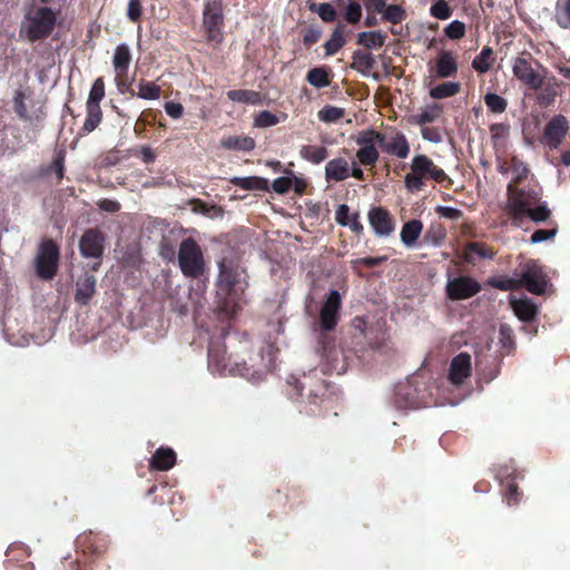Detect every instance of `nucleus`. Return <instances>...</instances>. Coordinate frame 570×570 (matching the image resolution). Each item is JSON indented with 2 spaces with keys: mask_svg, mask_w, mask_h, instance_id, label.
I'll use <instances>...</instances> for the list:
<instances>
[{
  "mask_svg": "<svg viewBox=\"0 0 570 570\" xmlns=\"http://www.w3.org/2000/svg\"><path fill=\"white\" fill-rule=\"evenodd\" d=\"M218 268L219 273L216 285L218 293L224 295L218 302V311L220 315L233 318L240 309V298L237 292H244L245 287H247V283L244 281L245 271L237 262L230 258H223L218 263Z\"/></svg>",
  "mask_w": 570,
  "mask_h": 570,
  "instance_id": "nucleus-1",
  "label": "nucleus"
},
{
  "mask_svg": "<svg viewBox=\"0 0 570 570\" xmlns=\"http://www.w3.org/2000/svg\"><path fill=\"white\" fill-rule=\"evenodd\" d=\"M539 198L538 193L534 190L517 188L509 184L504 212L514 227H523L527 219H531L534 223H543L550 218L551 210L546 203L533 207L539 202Z\"/></svg>",
  "mask_w": 570,
  "mask_h": 570,
  "instance_id": "nucleus-2",
  "label": "nucleus"
},
{
  "mask_svg": "<svg viewBox=\"0 0 570 570\" xmlns=\"http://www.w3.org/2000/svg\"><path fill=\"white\" fill-rule=\"evenodd\" d=\"M57 12L50 7L31 0L24 8L19 36L29 42L48 38L56 28Z\"/></svg>",
  "mask_w": 570,
  "mask_h": 570,
  "instance_id": "nucleus-3",
  "label": "nucleus"
},
{
  "mask_svg": "<svg viewBox=\"0 0 570 570\" xmlns=\"http://www.w3.org/2000/svg\"><path fill=\"white\" fill-rule=\"evenodd\" d=\"M208 367L214 374L238 375L252 383H258L265 380L267 370H255L246 363L229 364L226 357V347L219 342L210 341L208 345Z\"/></svg>",
  "mask_w": 570,
  "mask_h": 570,
  "instance_id": "nucleus-4",
  "label": "nucleus"
},
{
  "mask_svg": "<svg viewBox=\"0 0 570 570\" xmlns=\"http://www.w3.org/2000/svg\"><path fill=\"white\" fill-rule=\"evenodd\" d=\"M428 179L439 184L451 181L445 171L438 167L426 155L414 156L411 163V171L404 177L405 188L411 193L421 191Z\"/></svg>",
  "mask_w": 570,
  "mask_h": 570,
  "instance_id": "nucleus-5",
  "label": "nucleus"
},
{
  "mask_svg": "<svg viewBox=\"0 0 570 570\" xmlns=\"http://www.w3.org/2000/svg\"><path fill=\"white\" fill-rule=\"evenodd\" d=\"M177 261L184 276L199 278L206 272V263L199 244L187 237L181 240L178 248Z\"/></svg>",
  "mask_w": 570,
  "mask_h": 570,
  "instance_id": "nucleus-6",
  "label": "nucleus"
},
{
  "mask_svg": "<svg viewBox=\"0 0 570 570\" xmlns=\"http://www.w3.org/2000/svg\"><path fill=\"white\" fill-rule=\"evenodd\" d=\"M203 29L209 42L222 43L224 40V2L223 0H204Z\"/></svg>",
  "mask_w": 570,
  "mask_h": 570,
  "instance_id": "nucleus-7",
  "label": "nucleus"
},
{
  "mask_svg": "<svg viewBox=\"0 0 570 570\" xmlns=\"http://www.w3.org/2000/svg\"><path fill=\"white\" fill-rule=\"evenodd\" d=\"M59 258L60 248L56 242L51 238L42 239L35 257L37 276L43 281L52 279L58 272Z\"/></svg>",
  "mask_w": 570,
  "mask_h": 570,
  "instance_id": "nucleus-8",
  "label": "nucleus"
},
{
  "mask_svg": "<svg viewBox=\"0 0 570 570\" xmlns=\"http://www.w3.org/2000/svg\"><path fill=\"white\" fill-rule=\"evenodd\" d=\"M13 110L24 124L32 126H42L46 118L42 104L27 96L22 90H17L14 94Z\"/></svg>",
  "mask_w": 570,
  "mask_h": 570,
  "instance_id": "nucleus-9",
  "label": "nucleus"
},
{
  "mask_svg": "<svg viewBox=\"0 0 570 570\" xmlns=\"http://www.w3.org/2000/svg\"><path fill=\"white\" fill-rule=\"evenodd\" d=\"M519 288L524 287L534 295L544 294L548 286V276L537 261L530 259L523 264L518 277Z\"/></svg>",
  "mask_w": 570,
  "mask_h": 570,
  "instance_id": "nucleus-10",
  "label": "nucleus"
},
{
  "mask_svg": "<svg viewBox=\"0 0 570 570\" xmlns=\"http://www.w3.org/2000/svg\"><path fill=\"white\" fill-rule=\"evenodd\" d=\"M383 141V132L375 129H366L358 132L356 144L360 148L356 151V157L363 166H374L380 157L376 145Z\"/></svg>",
  "mask_w": 570,
  "mask_h": 570,
  "instance_id": "nucleus-11",
  "label": "nucleus"
},
{
  "mask_svg": "<svg viewBox=\"0 0 570 570\" xmlns=\"http://www.w3.org/2000/svg\"><path fill=\"white\" fill-rule=\"evenodd\" d=\"M341 308V294L336 289L330 291L320 311V325L324 332H331L337 326Z\"/></svg>",
  "mask_w": 570,
  "mask_h": 570,
  "instance_id": "nucleus-12",
  "label": "nucleus"
},
{
  "mask_svg": "<svg viewBox=\"0 0 570 570\" xmlns=\"http://www.w3.org/2000/svg\"><path fill=\"white\" fill-rule=\"evenodd\" d=\"M513 76L529 89L539 90L544 82V75L534 70L531 60L525 57H517L512 65Z\"/></svg>",
  "mask_w": 570,
  "mask_h": 570,
  "instance_id": "nucleus-13",
  "label": "nucleus"
},
{
  "mask_svg": "<svg viewBox=\"0 0 570 570\" xmlns=\"http://www.w3.org/2000/svg\"><path fill=\"white\" fill-rule=\"evenodd\" d=\"M42 129V126H32L24 124L23 126L10 125L7 130L12 137L9 140L7 148L12 153L23 150L28 145L37 141V138Z\"/></svg>",
  "mask_w": 570,
  "mask_h": 570,
  "instance_id": "nucleus-14",
  "label": "nucleus"
},
{
  "mask_svg": "<svg viewBox=\"0 0 570 570\" xmlns=\"http://www.w3.org/2000/svg\"><path fill=\"white\" fill-rule=\"evenodd\" d=\"M480 291V283L470 276L454 277L446 285V295L452 301L468 299Z\"/></svg>",
  "mask_w": 570,
  "mask_h": 570,
  "instance_id": "nucleus-15",
  "label": "nucleus"
},
{
  "mask_svg": "<svg viewBox=\"0 0 570 570\" xmlns=\"http://www.w3.org/2000/svg\"><path fill=\"white\" fill-rule=\"evenodd\" d=\"M105 248V235L99 228L87 229L79 240V250L85 258L101 259Z\"/></svg>",
  "mask_w": 570,
  "mask_h": 570,
  "instance_id": "nucleus-16",
  "label": "nucleus"
},
{
  "mask_svg": "<svg viewBox=\"0 0 570 570\" xmlns=\"http://www.w3.org/2000/svg\"><path fill=\"white\" fill-rule=\"evenodd\" d=\"M368 224L377 237H390L395 230V220L391 213L382 207L374 206L367 213Z\"/></svg>",
  "mask_w": 570,
  "mask_h": 570,
  "instance_id": "nucleus-17",
  "label": "nucleus"
},
{
  "mask_svg": "<svg viewBox=\"0 0 570 570\" xmlns=\"http://www.w3.org/2000/svg\"><path fill=\"white\" fill-rule=\"evenodd\" d=\"M569 131V122L563 115H557L546 125L543 140L550 149H557Z\"/></svg>",
  "mask_w": 570,
  "mask_h": 570,
  "instance_id": "nucleus-18",
  "label": "nucleus"
},
{
  "mask_svg": "<svg viewBox=\"0 0 570 570\" xmlns=\"http://www.w3.org/2000/svg\"><path fill=\"white\" fill-rule=\"evenodd\" d=\"M471 355L466 352H461L450 362L448 380L453 385L460 386L469 376H471Z\"/></svg>",
  "mask_w": 570,
  "mask_h": 570,
  "instance_id": "nucleus-19",
  "label": "nucleus"
},
{
  "mask_svg": "<svg viewBox=\"0 0 570 570\" xmlns=\"http://www.w3.org/2000/svg\"><path fill=\"white\" fill-rule=\"evenodd\" d=\"M380 148L383 153L395 156L400 159H405L410 151V144L402 132H396L390 139L386 138V135L383 134V141L380 145Z\"/></svg>",
  "mask_w": 570,
  "mask_h": 570,
  "instance_id": "nucleus-20",
  "label": "nucleus"
},
{
  "mask_svg": "<svg viewBox=\"0 0 570 570\" xmlns=\"http://www.w3.org/2000/svg\"><path fill=\"white\" fill-rule=\"evenodd\" d=\"M65 159H66V150H63V149L56 150L52 161L48 165H41L38 168L37 176L39 178H47L51 175H55V178H56L55 184L60 185L65 177V171H66Z\"/></svg>",
  "mask_w": 570,
  "mask_h": 570,
  "instance_id": "nucleus-21",
  "label": "nucleus"
},
{
  "mask_svg": "<svg viewBox=\"0 0 570 570\" xmlns=\"http://www.w3.org/2000/svg\"><path fill=\"white\" fill-rule=\"evenodd\" d=\"M97 279L94 275L85 273L76 282L75 301L80 305H88L96 294Z\"/></svg>",
  "mask_w": 570,
  "mask_h": 570,
  "instance_id": "nucleus-22",
  "label": "nucleus"
},
{
  "mask_svg": "<svg viewBox=\"0 0 570 570\" xmlns=\"http://www.w3.org/2000/svg\"><path fill=\"white\" fill-rule=\"evenodd\" d=\"M351 165L343 157L331 159L325 166V179L327 183L343 181L350 177Z\"/></svg>",
  "mask_w": 570,
  "mask_h": 570,
  "instance_id": "nucleus-23",
  "label": "nucleus"
},
{
  "mask_svg": "<svg viewBox=\"0 0 570 570\" xmlns=\"http://www.w3.org/2000/svg\"><path fill=\"white\" fill-rule=\"evenodd\" d=\"M458 60L452 51L443 50L439 53L435 63V73L438 77H454L458 73Z\"/></svg>",
  "mask_w": 570,
  "mask_h": 570,
  "instance_id": "nucleus-24",
  "label": "nucleus"
},
{
  "mask_svg": "<svg viewBox=\"0 0 570 570\" xmlns=\"http://www.w3.org/2000/svg\"><path fill=\"white\" fill-rule=\"evenodd\" d=\"M176 463V453L170 448H159L149 461V466L158 471H167Z\"/></svg>",
  "mask_w": 570,
  "mask_h": 570,
  "instance_id": "nucleus-25",
  "label": "nucleus"
},
{
  "mask_svg": "<svg viewBox=\"0 0 570 570\" xmlns=\"http://www.w3.org/2000/svg\"><path fill=\"white\" fill-rule=\"evenodd\" d=\"M230 184L237 186L244 190H269V183L266 178L258 176L249 177H233L229 179Z\"/></svg>",
  "mask_w": 570,
  "mask_h": 570,
  "instance_id": "nucleus-26",
  "label": "nucleus"
},
{
  "mask_svg": "<svg viewBox=\"0 0 570 570\" xmlns=\"http://www.w3.org/2000/svg\"><path fill=\"white\" fill-rule=\"evenodd\" d=\"M375 66V58L372 53L362 50L353 52L351 68L362 73L370 76L371 70Z\"/></svg>",
  "mask_w": 570,
  "mask_h": 570,
  "instance_id": "nucleus-27",
  "label": "nucleus"
},
{
  "mask_svg": "<svg viewBox=\"0 0 570 570\" xmlns=\"http://www.w3.org/2000/svg\"><path fill=\"white\" fill-rule=\"evenodd\" d=\"M333 76L332 69L327 66L312 68L307 71L306 80L315 88H325L330 86Z\"/></svg>",
  "mask_w": 570,
  "mask_h": 570,
  "instance_id": "nucleus-28",
  "label": "nucleus"
},
{
  "mask_svg": "<svg viewBox=\"0 0 570 570\" xmlns=\"http://www.w3.org/2000/svg\"><path fill=\"white\" fill-rule=\"evenodd\" d=\"M423 230V223L419 219H411L403 224L401 229V240L406 247L413 246Z\"/></svg>",
  "mask_w": 570,
  "mask_h": 570,
  "instance_id": "nucleus-29",
  "label": "nucleus"
},
{
  "mask_svg": "<svg viewBox=\"0 0 570 570\" xmlns=\"http://www.w3.org/2000/svg\"><path fill=\"white\" fill-rule=\"evenodd\" d=\"M515 315L523 322H530L538 314L537 305L530 298H521L511 301Z\"/></svg>",
  "mask_w": 570,
  "mask_h": 570,
  "instance_id": "nucleus-30",
  "label": "nucleus"
},
{
  "mask_svg": "<svg viewBox=\"0 0 570 570\" xmlns=\"http://www.w3.org/2000/svg\"><path fill=\"white\" fill-rule=\"evenodd\" d=\"M102 120L101 107L86 105V119L78 135L86 136L98 128Z\"/></svg>",
  "mask_w": 570,
  "mask_h": 570,
  "instance_id": "nucleus-31",
  "label": "nucleus"
},
{
  "mask_svg": "<svg viewBox=\"0 0 570 570\" xmlns=\"http://www.w3.org/2000/svg\"><path fill=\"white\" fill-rule=\"evenodd\" d=\"M299 156L306 161L318 165L328 157V150L324 146L304 145L299 149Z\"/></svg>",
  "mask_w": 570,
  "mask_h": 570,
  "instance_id": "nucleus-32",
  "label": "nucleus"
},
{
  "mask_svg": "<svg viewBox=\"0 0 570 570\" xmlns=\"http://www.w3.org/2000/svg\"><path fill=\"white\" fill-rule=\"evenodd\" d=\"M222 146L229 150L250 151L255 148V140L249 136H229L222 140Z\"/></svg>",
  "mask_w": 570,
  "mask_h": 570,
  "instance_id": "nucleus-33",
  "label": "nucleus"
},
{
  "mask_svg": "<svg viewBox=\"0 0 570 570\" xmlns=\"http://www.w3.org/2000/svg\"><path fill=\"white\" fill-rule=\"evenodd\" d=\"M130 62L131 53L129 47L126 43L118 45L115 49L112 57V65L115 71H128Z\"/></svg>",
  "mask_w": 570,
  "mask_h": 570,
  "instance_id": "nucleus-34",
  "label": "nucleus"
},
{
  "mask_svg": "<svg viewBox=\"0 0 570 570\" xmlns=\"http://www.w3.org/2000/svg\"><path fill=\"white\" fill-rule=\"evenodd\" d=\"M464 259L466 262H471L470 254H476L481 258H488L493 259L497 255V252L493 249V247L488 246L485 243L481 242H470L465 245L464 248Z\"/></svg>",
  "mask_w": 570,
  "mask_h": 570,
  "instance_id": "nucleus-35",
  "label": "nucleus"
},
{
  "mask_svg": "<svg viewBox=\"0 0 570 570\" xmlns=\"http://www.w3.org/2000/svg\"><path fill=\"white\" fill-rule=\"evenodd\" d=\"M443 114V106L440 104L429 105L419 115L413 116V122L420 126L438 120Z\"/></svg>",
  "mask_w": 570,
  "mask_h": 570,
  "instance_id": "nucleus-36",
  "label": "nucleus"
},
{
  "mask_svg": "<svg viewBox=\"0 0 570 570\" xmlns=\"http://www.w3.org/2000/svg\"><path fill=\"white\" fill-rule=\"evenodd\" d=\"M227 97L232 101L247 105H259L262 101L261 94L258 91L247 89L229 90L227 91Z\"/></svg>",
  "mask_w": 570,
  "mask_h": 570,
  "instance_id": "nucleus-37",
  "label": "nucleus"
},
{
  "mask_svg": "<svg viewBox=\"0 0 570 570\" xmlns=\"http://www.w3.org/2000/svg\"><path fill=\"white\" fill-rule=\"evenodd\" d=\"M385 35L382 31H363L357 36V43L367 49L381 48L385 42Z\"/></svg>",
  "mask_w": 570,
  "mask_h": 570,
  "instance_id": "nucleus-38",
  "label": "nucleus"
},
{
  "mask_svg": "<svg viewBox=\"0 0 570 570\" xmlns=\"http://www.w3.org/2000/svg\"><path fill=\"white\" fill-rule=\"evenodd\" d=\"M493 50L491 47H483L481 52L472 60V67L479 73L488 72L493 63Z\"/></svg>",
  "mask_w": 570,
  "mask_h": 570,
  "instance_id": "nucleus-39",
  "label": "nucleus"
},
{
  "mask_svg": "<svg viewBox=\"0 0 570 570\" xmlns=\"http://www.w3.org/2000/svg\"><path fill=\"white\" fill-rule=\"evenodd\" d=\"M346 40L344 37V26L338 24L331 38L324 43V50L326 56H333L335 55L343 46L345 45Z\"/></svg>",
  "mask_w": 570,
  "mask_h": 570,
  "instance_id": "nucleus-40",
  "label": "nucleus"
},
{
  "mask_svg": "<svg viewBox=\"0 0 570 570\" xmlns=\"http://www.w3.org/2000/svg\"><path fill=\"white\" fill-rule=\"evenodd\" d=\"M461 90L459 82H442L430 89V97L433 99H444L458 95Z\"/></svg>",
  "mask_w": 570,
  "mask_h": 570,
  "instance_id": "nucleus-41",
  "label": "nucleus"
},
{
  "mask_svg": "<svg viewBox=\"0 0 570 570\" xmlns=\"http://www.w3.org/2000/svg\"><path fill=\"white\" fill-rule=\"evenodd\" d=\"M138 92L136 94L139 98L147 100H156L160 97L161 88L159 85L153 81L140 80L138 85Z\"/></svg>",
  "mask_w": 570,
  "mask_h": 570,
  "instance_id": "nucleus-42",
  "label": "nucleus"
},
{
  "mask_svg": "<svg viewBox=\"0 0 570 570\" xmlns=\"http://www.w3.org/2000/svg\"><path fill=\"white\" fill-rule=\"evenodd\" d=\"M499 343L507 354H510L515 350L513 331L507 324H502L499 328Z\"/></svg>",
  "mask_w": 570,
  "mask_h": 570,
  "instance_id": "nucleus-43",
  "label": "nucleus"
},
{
  "mask_svg": "<svg viewBox=\"0 0 570 570\" xmlns=\"http://www.w3.org/2000/svg\"><path fill=\"white\" fill-rule=\"evenodd\" d=\"M406 18L405 10L399 4H385L382 20L393 24L401 23Z\"/></svg>",
  "mask_w": 570,
  "mask_h": 570,
  "instance_id": "nucleus-44",
  "label": "nucleus"
},
{
  "mask_svg": "<svg viewBox=\"0 0 570 570\" xmlns=\"http://www.w3.org/2000/svg\"><path fill=\"white\" fill-rule=\"evenodd\" d=\"M484 104L487 108L493 114H502L507 110L508 107L507 99L494 92L485 94Z\"/></svg>",
  "mask_w": 570,
  "mask_h": 570,
  "instance_id": "nucleus-45",
  "label": "nucleus"
},
{
  "mask_svg": "<svg viewBox=\"0 0 570 570\" xmlns=\"http://www.w3.org/2000/svg\"><path fill=\"white\" fill-rule=\"evenodd\" d=\"M105 97V81L102 77L97 78L90 89L86 105L100 107V101Z\"/></svg>",
  "mask_w": 570,
  "mask_h": 570,
  "instance_id": "nucleus-46",
  "label": "nucleus"
},
{
  "mask_svg": "<svg viewBox=\"0 0 570 570\" xmlns=\"http://www.w3.org/2000/svg\"><path fill=\"white\" fill-rule=\"evenodd\" d=\"M430 14L433 18L440 20L450 19L453 14V9L450 7L449 2L445 0H436L432 3L430 8Z\"/></svg>",
  "mask_w": 570,
  "mask_h": 570,
  "instance_id": "nucleus-47",
  "label": "nucleus"
},
{
  "mask_svg": "<svg viewBox=\"0 0 570 570\" xmlns=\"http://www.w3.org/2000/svg\"><path fill=\"white\" fill-rule=\"evenodd\" d=\"M488 284L500 291H515L519 289L518 277H492L488 281Z\"/></svg>",
  "mask_w": 570,
  "mask_h": 570,
  "instance_id": "nucleus-48",
  "label": "nucleus"
},
{
  "mask_svg": "<svg viewBox=\"0 0 570 570\" xmlns=\"http://www.w3.org/2000/svg\"><path fill=\"white\" fill-rule=\"evenodd\" d=\"M446 232L442 225L431 226L424 234L423 242L433 246H438L445 238Z\"/></svg>",
  "mask_w": 570,
  "mask_h": 570,
  "instance_id": "nucleus-49",
  "label": "nucleus"
},
{
  "mask_svg": "<svg viewBox=\"0 0 570 570\" xmlns=\"http://www.w3.org/2000/svg\"><path fill=\"white\" fill-rule=\"evenodd\" d=\"M344 116V110L335 106H325L318 111V119L324 122H336Z\"/></svg>",
  "mask_w": 570,
  "mask_h": 570,
  "instance_id": "nucleus-50",
  "label": "nucleus"
},
{
  "mask_svg": "<svg viewBox=\"0 0 570 570\" xmlns=\"http://www.w3.org/2000/svg\"><path fill=\"white\" fill-rule=\"evenodd\" d=\"M115 83L121 94H129L134 97L136 94L132 90V79L129 78L128 71H115Z\"/></svg>",
  "mask_w": 570,
  "mask_h": 570,
  "instance_id": "nucleus-51",
  "label": "nucleus"
},
{
  "mask_svg": "<svg viewBox=\"0 0 570 570\" xmlns=\"http://www.w3.org/2000/svg\"><path fill=\"white\" fill-rule=\"evenodd\" d=\"M466 28L464 22L453 20L444 28V35L451 40H460L465 36Z\"/></svg>",
  "mask_w": 570,
  "mask_h": 570,
  "instance_id": "nucleus-52",
  "label": "nucleus"
},
{
  "mask_svg": "<svg viewBox=\"0 0 570 570\" xmlns=\"http://www.w3.org/2000/svg\"><path fill=\"white\" fill-rule=\"evenodd\" d=\"M278 122V117L268 110H263L258 112L255 117V126L261 128L272 127L277 125Z\"/></svg>",
  "mask_w": 570,
  "mask_h": 570,
  "instance_id": "nucleus-53",
  "label": "nucleus"
},
{
  "mask_svg": "<svg viewBox=\"0 0 570 570\" xmlns=\"http://www.w3.org/2000/svg\"><path fill=\"white\" fill-rule=\"evenodd\" d=\"M345 20L351 24H356L362 18V7L358 2H350L346 7Z\"/></svg>",
  "mask_w": 570,
  "mask_h": 570,
  "instance_id": "nucleus-54",
  "label": "nucleus"
},
{
  "mask_svg": "<svg viewBox=\"0 0 570 570\" xmlns=\"http://www.w3.org/2000/svg\"><path fill=\"white\" fill-rule=\"evenodd\" d=\"M386 256H377V257H362L351 262L352 267L356 269L358 266H364L366 268H373L386 262Z\"/></svg>",
  "mask_w": 570,
  "mask_h": 570,
  "instance_id": "nucleus-55",
  "label": "nucleus"
},
{
  "mask_svg": "<svg viewBox=\"0 0 570 570\" xmlns=\"http://www.w3.org/2000/svg\"><path fill=\"white\" fill-rule=\"evenodd\" d=\"M558 24L563 29H570V0H564L557 14Z\"/></svg>",
  "mask_w": 570,
  "mask_h": 570,
  "instance_id": "nucleus-56",
  "label": "nucleus"
},
{
  "mask_svg": "<svg viewBox=\"0 0 570 570\" xmlns=\"http://www.w3.org/2000/svg\"><path fill=\"white\" fill-rule=\"evenodd\" d=\"M317 13L324 22H334L337 17L336 10L328 2L320 3L317 7Z\"/></svg>",
  "mask_w": 570,
  "mask_h": 570,
  "instance_id": "nucleus-57",
  "label": "nucleus"
},
{
  "mask_svg": "<svg viewBox=\"0 0 570 570\" xmlns=\"http://www.w3.org/2000/svg\"><path fill=\"white\" fill-rule=\"evenodd\" d=\"M558 233V228L553 227L551 229H537L530 237L531 244L541 243L544 240H550L554 238Z\"/></svg>",
  "mask_w": 570,
  "mask_h": 570,
  "instance_id": "nucleus-58",
  "label": "nucleus"
},
{
  "mask_svg": "<svg viewBox=\"0 0 570 570\" xmlns=\"http://www.w3.org/2000/svg\"><path fill=\"white\" fill-rule=\"evenodd\" d=\"M512 168L517 173V176L511 185L515 187L514 185L520 184L524 178H527L529 169L525 164H523L521 160H518L517 158L512 159Z\"/></svg>",
  "mask_w": 570,
  "mask_h": 570,
  "instance_id": "nucleus-59",
  "label": "nucleus"
},
{
  "mask_svg": "<svg viewBox=\"0 0 570 570\" xmlns=\"http://www.w3.org/2000/svg\"><path fill=\"white\" fill-rule=\"evenodd\" d=\"M293 186V178L291 177H278L273 184L272 188L276 194L284 195L289 191Z\"/></svg>",
  "mask_w": 570,
  "mask_h": 570,
  "instance_id": "nucleus-60",
  "label": "nucleus"
},
{
  "mask_svg": "<svg viewBox=\"0 0 570 570\" xmlns=\"http://www.w3.org/2000/svg\"><path fill=\"white\" fill-rule=\"evenodd\" d=\"M509 125L502 122L492 124L489 127L491 139L497 142L509 134Z\"/></svg>",
  "mask_w": 570,
  "mask_h": 570,
  "instance_id": "nucleus-61",
  "label": "nucleus"
},
{
  "mask_svg": "<svg viewBox=\"0 0 570 570\" xmlns=\"http://www.w3.org/2000/svg\"><path fill=\"white\" fill-rule=\"evenodd\" d=\"M350 207L346 204H341L335 210V220L338 225L346 227L351 220Z\"/></svg>",
  "mask_w": 570,
  "mask_h": 570,
  "instance_id": "nucleus-62",
  "label": "nucleus"
},
{
  "mask_svg": "<svg viewBox=\"0 0 570 570\" xmlns=\"http://www.w3.org/2000/svg\"><path fill=\"white\" fill-rule=\"evenodd\" d=\"M436 213L444 218L458 220L463 216L462 210L454 208V207H448V206H439L436 207Z\"/></svg>",
  "mask_w": 570,
  "mask_h": 570,
  "instance_id": "nucleus-63",
  "label": "nucleus"
},
{
  "mask_svg": "<svg viewBox=\"0 0 570 570\" xmlns=\"http://www.w3.org/2000/svg\"><path fill=\"white\" fill-rule=\"evenodd\" d=\"M127 16L132 22H137L141 18V3L139 0H129Z\"/></svg>",
  "mask_w": 570,
  "mask_h": 570,
  "instance_id": "nucleus-64",
  "label": "nucleus"
}]
</instances>
